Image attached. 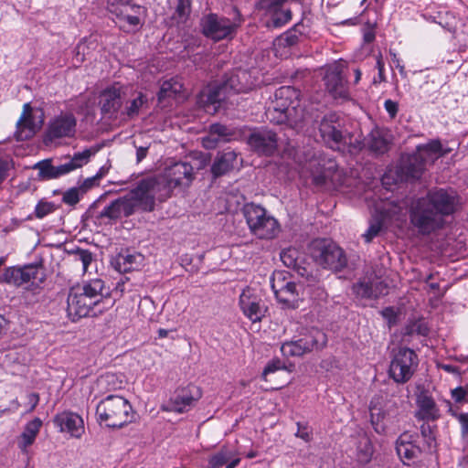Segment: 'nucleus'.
Segmentation results:
<instances>
[{
	"mask_svg": "<svg viewBox=\"0 0 468 468\" xmlns=\"http://www.w3.org/2000/svg\"><path fill=\"white\" fill-rule=\"evenodd\" d=\"M460 206V197L452 188L434 187L425 196L415 198L410 206V223L421 235L441 229L444 218L454 214Z\"/></svg>",
	"mask_w": 468,
	"mask_h": 468,
	"instance_id": "f257e3e1",
	"label": "nucleus"
},
{
	"mask_svg": "<svg viewBox=\"0 0 468 468\" xmlns=\"http://www.w3.org/2000/svg\"><path fill=\"white\" fill-rule=\"evenodd\" d=\"M112 305L110 290L101 279H92L73 286L67 299V313L72 321L96 315Z\"/></svg>",
	"mask_w": 468,
	"mask_h": 468,
	"instance_id": "f03ea898",
	"label": "nucleus"
},
{
	"mask_svg": "<svg viewBox=\"0 0 468 468\" xmlns=\"http://www.w3.org/2000/svg\"><path fill=\"white\" fill-rule=\"evenodd\" d=\"M159 185L158 179L154 177L141 180L136 187L105 207L100 212L99 218L118 219L122 217L128 218L139 211H153Z\"/></svg>",
	"mask_w": 468,
	"mask_h": 468,
	"instance_id": "7ed1b4c3",
	"label": "nucleus"
},
{
	"mask_svg": "<svg viewBox=\"0 0 468 468\" xmlns=\"http://www.w3.org/2000/svg\"><path fill=\"white\" fill-rule=\"evenodd\" d=\"M96 414L101 423L109 428H122L131 423L134 412L130 402L123 397L109 395L101 400L96 408Z\"/></svg>",
	"mask_w": 468,
	"mask_h": 468,
	"instance_id": "20e7f679",
	"label": "nucleus"
},
{
	"mask_svg": "<svg viewBox=\"0 0 468 468\" xmlns=\"http://www.w3.org/2000/svg\"><path fill=\"white\" fill-rule=\"evenodd\" d=\"M46 280V274L41 265L29 264L23 267H8L5 269L2 281L16 287H25L24 298L28 294L37 295L42 290V284Z\"/></svg>",
	"mask_w": 468,
	"mask_h": 468,
	"instance_id": "39448f33",
	"label": "nucleus"
},
{
	"mask_svg": "<svg viewBox=\"0 0 468 468\" xmlns=\"http://www.w3.org/2000/svg\"><path fill=\"white\" fill-rule=\"evenodd\" d=\"M246 223L252 235L261 239H272L281 230L278 220L261 206L248 203L242 208Z\"/></svg>",
	"mask_w": 468,
	"mask_h": 468,
	"instance_id": "423d86ee",
	"label": "nucleus"
},
{
	"mask_svg": "<svg viewBox=\"0 0 468 468\" xmlns=\"http://www.w3.org/2000/svg\"><path fill=\"white\" fill-rule=\"evenodd\" d=\"M233 14L232 18L220 16L217 14H208L203 16L200 26L204 36L215 41L231 37L243 22L241 15L236 7L233 8Z\"/></svg>",
	"mask_w": 468,
	"mask_h": 468,
	"instance_id": "0eeeda50",
	"label": "nucleus"
},
{
	"mask_svg": "<svg viewBox=\"0 0 468 468\" xmlns=\"http://www.w3.org/2000/svg\"><path fill=\"white\" fill-rule=\"evenodd\" d=\"M310 252L317 264L334 271H340L347 265L344 250L329 239L313 240L310 245Z\"/></svg>",
	"mask_w": 468,
	"mask_h": 468,
	"instance_id": "6e6552de",
	"label": "nucleus"
},
{
	"mask_svg": "<svg viewBox=\"0 0 468 468\" xmlns=\"http://www.w3.org/2000/svg\"><path fill=\"white\" fill-rule=\"evenodd\" d=\"M97 150L96 148H90L75 153L66 163L58 165H53L50 159H46L36 164L34 168L38 170V176L41 179L50 180L58 178L75 169L82 167Z\"/></svg>",
	"mask_w": 468,
	"mask_h": 468,
	"instance_id": "1a4fd4ad",
	"label": "nucleus"
},
{
	"mask_svg": "<svg viewBox=\"0 0 468 468\" xmlns=\"http://www.w3.org/2000/svg\"><path fill=\"white\" fill-rule=\"evenodd\" d=\"M419 364L417 354L409 347L392 351L388 374L399 384L408 382L414 375Z\"/></svg>",
	"mask_w": 468,
	"mask_h": 468,
	"instance_id": "9d476101",
	"label": "nucleus"
},
{
	"mask_svg": "<svg viewBox=\"0 0 468 468\" xmlns=\"http://www.w3.org/2000/svg\"><path fill=\"white\" fill-rule=\"evenodd\" d=\"M107 9L117 18L120 28L132 32L141 26L142 7L132 0H108Z\"/></svg>",
	"mask_w": 468,
	"mask_h": 468,
	"instance_id": "9b49d317",
	"label": "nucleus"
},
{
	"mask_svg": "<svg viewBox=\"0 0 468 468\" xmlns=\"http://www.w3.org/2000/svg\"><path fill=\"white\" fill-rule=\"evenodd\" d=\"M326 344V335L320 330L312 328L298 339L284 342L281 351L285 356H301L314 350L323 348Z\"/></svg>",
	"mask_w": 468,
	"mask_h": 468,
	"instance_id": "f8f14e48",
	"label": "nucleus"
},
{
	"mask_svg": "<svg viewBox=\"0 0 468 468\" xmlns=\"http://www.w3.org/2000/svg\"><path fill=\"white\" fill-rule=\"evenodd\" d=\"M319 133L324 144L331 148L351 144L350 133L343 128L335 113H329L322 118Z\"/></svg>",
	"mask_w": 468,
	"mask_h": 468,
	"instance_id": "ddd939ff",
	"label": "nucleus"
},
{
	"mask_svg": "<svg viewBox=\"0 0 468 468\" xmlns=\"http://www.w3.org/2000/svg\"><path fill=\"white\" fill-rule=\"evenodd\" d=\"M162 178L169 189L189 186L195 178V167L188 162H176L165 168Z\"/></svg>",
	"mask_w": 468,
	"mask_h": 468,
	"instance_id": "4468645a",
	"label": "nucleus"
},
{
	"mask_svg": "<svg viewBox=\"0 0 468 468\" xmlns=\"http://www.w3.org/2000/svg\"><path fill=\"white\" fill-rule=\"evenodd\" d=\"M247 144L257 154L271 156L278 149V136L271 130L258 129L248 136Z\"/></svg>",
	"mask_w": 468,
	"mask_h": 468,
	"instance_id": "2eb2a0df",
	"label": "nucleus"
},
{
	"mask_svg": "<svg viewBox=\"0 0 468 468\" xmlns=\"http://www.w3.org/2000/svg\"><path fill=\"white\" fill-rule=\"evenodd\" d=\"M257 74L256 69H237L226 75L223 83L229 92H248L258 85Z\"/></svg>",
	"mask_w": 468,
	"mask_h": 468,
	"instance_id": "dca6fc26",
	"label": "nucleus"
},
{
	"mask_svg": "<svg viewBox=\"0 0 468 468\" xmlns=\"http://www.w3.org/2000/svg\"><path fill=\"white\" fill-rule=\"evenodd\" d=\"M125 93L120 87H111L101 91L99 100L101 113L103 118L116 120L120 117Z\"/></svg>",
	"mask_w": 468,
	"mask_h": 468,
	"instance_id": "f3484780",
	"label": "nucleus"
},
{
	"mask_svg": "<svg viewBox=\"0 0 468 468\" xmlns=\"http://www.w3.org/2000/svg\"><path fill=\"white\" fill-rule=\"evenodd\" d=\"M326 90L335 99H347L349 97L347 81L343 75L341 63H334L325 69L324 77Z\"/></svg>",
	"mask_w": 468,
	"mask_h": 468,
	"instance_id": "a211bd4d",
	"label": "nucleus"
},
{
	"mask_svg": "<svg viewBox=\"0 0 468 468\" xmlns=\"http://www.w3.org/2000/svg\"><path fill=\"white\" fill-rule=\"evenodd\" d=\"M172 14L166 19L169 28L176 31H185L190 26L192 13V0H172Z\"/></svg>",
	"mask_w": 468,
	"mask_h": 468,
	"instance_id": "6ab92c4d",
	"label": "nucleus"
},
{
	"mask_svg": "<svg viewBox=\"0 0 468 468\" xmlns=\"http://www.w3.org/2000/svg\"><path fill=\"white\" fill-rule=\"evenodd\" d=\"M418 434L404 432L396 442V451L404 464L414 463L421 454V449L418 444Z\"/></svg>",
	"mask_w": 468,
	"mask_h": 468,
	"instance_id": "aec40b11",
	"label": "nucleus"
},
{
	"mask_svg": "<svg viewBox=\"0 0 468 468\" xmlns=\"http://www.w3.org/2000/svg\"><path fill=\"white\" fill-rule=\"evenodd\" d=\"M43 123L41 117L37 119L29 103L23 106V112L16 123V136L18 141H26L34 136Z\"/></svg>",
	"mask_w": 468,
	"mask_h": 468,
	"instance_id": "412c9836",
	"label": "nucleus"
},
{
	"mask_svg": "<svg viewBox=\"0 0 468 468\" xmlns=\"http://www.w3.org/2000/svg\"><path fill=\"white\" fill-rule=\"evenodd\" d=\"M229 91L224 83L210 84L205 87L198 95V103L210 113L217 112L222 101L227 99Z\"/></svg>",
	"mask_w": 468,
	"mask_h": 468,
	"instance_id": "4be33fe9",
	"label": "nucleus"
},
{
	"mask_svg": "<svg viewBox=\"0 0 468 468\" xmlns=\"http://www.w3.org/2000/svg\"><path fill=\"white\" fill-rule=\"evenodd\" d=\"M299 96L300 91L291 86H282L274 92L273 99L270 102L273 107L285 110L296 116L299 114Z\"/></svg>",
	"mask_w": 468,
	"mask_h": 468,
	"instance_id": "5701e85b",
	"label": "nucleus"
},
{
	"mask_svg": "<svg viewBox=\"0 0 468 468\" xmlns=\"http://www.w3.org/2000/svg\"><path fill=\"white\" fill-rule=\"evenodd\" d=\"M426 163L416 152L412 154L401 156L400 163L397 167V174L401 180L418 179L425 170Z\"/></svg>",
	"mask_w": 468,
	"mask_h": 468,
	"instance_id": "b1692460",
	"label": "nucleus"
},
{
	"mask_svg": "<svg viewBox=\"0 0 468 468\" xmlns=\"http://www.w3.org/2000/svg\"><path fill=\"white\" fill-rule=\"evenodd\" d=\"M239 306L242 313L252 323L261 321L265 314V307L261 299L250 288L243 290L239 296Z\"/></svg>",
	"mask_w": 468,
	"mask_h": 468,
	"instance_id": "393cba45",
	"label": "nucleus"
},
{
	"mask_svg": "<svg viewBox=\"0 0 468 468\" xmlns=\"http://www.w3.org/2000/svg\"><path fill=\"white\" fill-rule=\"evenodd\" d=\"M77 120L72 113H61L50 122L47 136L50 139L73 137L76 133Z\"/></svg>",
	"mask_w": 468,
	"mask_h": 468,
	"instance_id": "a878e982",
	"label": "nucleus"
},
{
	"mask_svg": "<svg viewBox=\"0 0 468 468\" xmlns=\"http://www.w3.org/2000/svg\"><path fill=\"white\" fill-rule=\"evenodd\" d=\"M199 398L200 393L196 386H188L178 389L170 399V410L179 413L187 411L194 406L195 402Z\"/></svg>",
	"mask_w": 468,
	"mask_h": 468,
	"instance_id": "bb28decb",
	"label": "nucleus"
},
{
	"mask_svg": "<svg viewBox=\"0 0 468 468\" xmlns=\"http://www.w3.org/2000/svg\"><path fill=\"white\" fill-rule=\"evenodd\" d=\"M271 288L280 303L288 306H293L294 303L297 301L298 292L296 283L285 281L284 278L282 279L281 273L273 277Z\"/></svg>",
	"mask_w": 468,
	"mask_h": 468,
	"instance_id": "cd10ccee",
	"label": "nucleus"
},
{
	"mask_svg": "<svg viewBox=\"0 0 468 468\" xmlns=\"http://www.w3.org/2000/svg\"><path fill=\"white\" fill-rule=\"evenodd\" d=\"M53 421L61 432L67 431L73 437L80 438L84 432L83 420L76 413L65 411L57 414Z\"/></svg>",
	"mask_w": 468,
	"mask_h": 468,
	"instance_id": "c85d7f7f",
	"label": "nucleus"
},
{
	"mask_svg": "<svg viewBox=\"0 0 468 468\" xmlns=\"http://www.w3.org/2000/svg\"><path fill=\"white\" fill-rule=\"evenodd\" d=\"M237 161L238 154L235 151L227 149L218 152L210 168L213 177L218 178L232 171L236 166Z\"/></svg>",
	"mask_w": 468,
	"mask_h": 468,
	"instance_id": "c756f323",
	"label": "nucleus"
},
{
	"mask_svg": "<svg viewBox=\"0 0 468 468\" xmlns=\"http://www.w3.org/2000/svg\"><path fill=\"white\" fill-rule=\"evenodd\" d=\"M354 291L363 298H378L388 292V286L378 279H364L354 285Z\"/></svg>",
	"mask_w": 468,
	"mask_h": 468,
	"instance_id": "7c9ffc66",
	"label": "nucleus"
},
{
	"mask_svg": "<svg viewBox=\"0 0 468 468\" xmlns=\"http://www.w3.org/2000/svg\"><path fill=\"white\" fill-rule=\"evenodd\" d=\"M378 399L375 398L370 403V419L372 426L375 431L378 434H384L386 432L387 426L384 420L389 416L391 410L388 405V409H382L378 407Z\"/></svg>",
	"mask_w": 468,
	"mask_h": 468,
	"instance_id": "2f4dec72",
	"label": "nucleus"
},
{
	"mask_svg": "<svg viewBox=\"0 0 468 468\" xmlns=\"http://www.w3.org/2000/svg\"><path fill=\"white\" fill-rule=\"evenodd\" d=\"M313 183L318 187H336L341 184L339 171L330 166L313 176Z\"/></svg>",
	"mask_w": 468,
	"mask_h": 468,
	"instance_id": "473e14b6",
	"label": "nucleus"
},
{
	"mask_svg": "<svg viewBox=\"0 0 468 468\" xmlns=\"http://www.w3.org/2000/svg\"><path fill=\"white\" fill-rule=\"evenodd\" d=\"M267 119L275 124L289 123L291 126L297 124L302 116H296L285 110L269 105L266 111Z\"/></svg>",
	"mask_w": 468,
	"mask_h": 468,
	"instance_id": "72a5a7b5",
	"label": "nucleus"
},
{
	"mask_svg": "<svg viewBox=\"0 0 468 468\" xmlns=\"http://www.w3.org/2000/svg\"><path fill=\"white\" fill-rule=\"evenodd\" d=\"M142 260L143 257L141 254L120 253L115 260L114 267L119 272H129L136 269Z\"/></svg>",
	"mask_w": 468,
	"mask_h": 468,
	"instance_id": "f704fd0d",
	"label": "nucleus"
},
{
	"mask_svg": "<svg viewBox=\"0 0 468 468\" xmlns=\"http://www.w3.org/2000/svg\"><path fill=\"white\" fill-rule=\"evenodd\" d=\"M147 98L144 94L139 93L134 99L128 101L126 106L120 112L121 120H133L139 115L140 110L147 105Z\"/></svg>",
	"mask_w": 468,
	"mask_h": 468,
	"instance_id": "c9c22d12",
	"label": "nucleus"
},
{
	"mask_svg": "<svg viewBox=\"0 0 468 468\" xmlns=\"http://www.w3.org/2000/svg\"><path fill=\"white\" fill-rule=\"evenodd\" d=\"M417 403L420 408L419 415H420L422 419L434 420L439 417L436 404L431 396L421 393L418 397Z\"/></svg>",
	"mask_w": 468,
	"mask_h": 468,
	"instance_id": "e433bc0d",
	"label": "nucleus"
},
{
	"mask_svg": "<svg viewBox=\"0 0 468 468\" xmlns=\"http://www.w3.org/2000/svg\"><path fill=\"white\" fill-rule=\"evenodd\" d=\"M41 426L42 420L39 418H35L26 425L24 431L21 434V441L19 442V447L23 451L34 443Z\"/></svg>",
	"mask_w": 468,
	"mask_h": 468,
	"instance_id": "4c0bfd02",
	"label": "nucleus"
},
{
	"mask_svg": "<svg viewBox=\"0 0 468 468\" xmlns=\"http://www.w3.org/2000/svg\"><path fill=\"white\" fill-rule=\"evenodd\" d=\"M416 152L421 156L426 164H432L443 154L441 144L439 141H431L427 144L419 145Z\"/></svg>",
	"mask_w": 468,
	"mask_h": 468,
	"instance_id": "58836bf2",
	"label": "nucleus"
},
{
	"mask_svg": "<svg viewBox=\"0 0 468 468\" xmlns=\"http://www.w3.org/2000/svg\"><path fill=\"white\" fill-rule=\"evenodd\" d=\"M367 144L371 151L383 154L388 150V143L380 130L374 129L367 138Z\"/></svg>",
	"mask_w": 468,
	"mask_h": 468,
	"instance_id": "ea45409f",
	"label": "nucleus"
},
{
	"mask_svg": "<svg viewBox=\"0 0 468 468\" xmlns=\"http://www.w3.org/2000/svg\"><path fill=\"white\" fill-rule=\"evenodd\" d=\"M97 48V41L91 38H84L74 49L73 61L75 64H81L90 53Z\"/></svg>",
	"mask_w": 468,
	"mask_h": 468,
	"instance_id": "a19ab883",
	"label": "nucleus"
},
{
	"mask_svg": "<svg viewBox=\"0 0 468 468\" xmlns=\"http://www.w3.org/2000/svg\"><path fill=\"white\" fill-rule=\"evenodd\" d=\"M182 89L183 85L176 80H165L161 85L160 90L157 93L158 101L161 102L167 98L175 97L182 91Z\"/></svg>",
	"mask_w": 468,
	"mask_h": 468,
	"instance_id": "79ce46f5",
	"label": "nucleus"
},
{
	"mask_svg": "<svg viewBox=\"0 0 468 468\" xmlns=\"http://www.w3.org/2000/svg\"><path fill=\"white\" fill-rule=\"evenodd\" d=\"M209 133L219 137L222 143L230 142L236 133L234 129L221 123L211 124Z\"/></svg>",
	"mask_w": 468,
	"mask_h": 468,
	"instance_id": "37998d69",
	"label": "nucleus"
},
{
	"mask_svg": "<svg viewBox=\"0 0 468 468\" xmlns=\"http://www.w3.org/2000/svg\"><path fill=\"white\" fill-rule=\"evenodd\" d=\"M231 452L227 449H222L216 454L210 457L208 461V468H220L225 465L231 459Z\"/></svg>",
	"mask_w": 468,
	"mask_h": 468,
	"instance_id": "c03bdc74",
	"label": "nucleus"
},
{
	"mask_svg": "<svg viewBox=\"0 0 468 468\" xmlns=\"http://www.w3.org/2000/svg\"><path fill=\"white\" fill-rule=\"evenodd\" d=\"M271 22L274 27H280L289 22L292 18V12L290 9L277 10L276 12H271Z\"/></svg>",
	"mask_w": 468,
	"mask_h": 468,
	"instance_id": "a18cd8bd",
	"label": "nucleus"
},
{
	"mask_svg": "<svg viewBox=\"0 0 468 468\" xmlns=\"http://www.w3.org/2000/svg\"><path fill=\"white\" fill-rule=\"evenodd\" d=\"M298 254L296 249L289 248L281 252V260L285 266L293 269L298 265Z\"/></svg>",
	"mask_w": 468,
	"mask_h": 468,
	"instance_id": "49530a36",
	"label": "nucleus"
},
{
	"mask_svg": "<svg viewBox=\"0 0 468 468\" xmlns=\"http://www.w3.org/2000/svg\"><path fill=\"white\" fill-rule=\"evenodd\" d=\"M373 454L372 444L367 438H364L359 442L358 458L360 462L367 463L370 461Z\"/></svg>",
	"mask_w": 468,
	"mask_h": 468,
	"instance_id": "de8ad7c7",
	"label": "nucleus"
},
{
	"mask_svg": "<svg viewBox=\"0 0 468 468\" xmlns=\"http://www.w3.org/2000/svg\"><path fill=\"white\" fill-rule=\"evenodd\" d=\"M75 261L82 264L83 271H87L89 265L92 261V253L88 250L77 249L73 251Z\"/></svg>",
	"mask_w": 468,
	"mask_h": 468,
	"instance_id": "09e8293b",
	"label": "nucleus"
},
{
	"mask_svg": "<svg viewBox=\"0 0 468 468\" xmlns=\"http://www.w3.org/2000/svg\"><path fill=\"white\" fill-rule=\"evenodd\" d=\"M381 229L382 221L380 218H375L371 221L367 230L363 235L366 242H370L376 236H378Z\"/></svg>",
	"mask_w": 468,
	"mask_h": 468,
	"instance_id": "8fccbe9b",
	"label": "nucleus"
},
{
	"mask_svg": "<svg viewBox=\"0 0 468 468\" xmlns=\"http://www.w3.org/2000/svg\"><path fill=\"white\" fill-rule=\"evenodd\" d=\"M80 190L78 187H71L68 189L62 197V201L69 206H74L80 201Z\"/></svg>",
	"mask_w": 468,
	"mask_h": 468,
	"instance_id": "3c124183",
	"label": "nucleus"
},
{
	"mask_svg": "<svg viewBox=\"0 0 468 468\" xmlns=\"http://www.w3.org/2000/svg\"><path fill=\"white\" fill-rule=\"evenodd\" d=\"M55 209V207L50 202L40 201L36 207L35 215L37 218H42L48 215Z\"/></svg>",
	"mask_w": 468,
	"mask_h": 468,
	"instance_id": "603ef678",
	"label": "nucleus"
},
{
	"mask_svg": "<svg viewBox=\"0 0 468 468\" xmlns=\"http://www.w3.org/2000/svg\"><path fill=\"white\" fill-rule=\"evenodd\" d=\"M288 0H261L262 7L268 12L280 10Z\"/></svg>",
	"mask_w": 468,
	"mask_h": 468,
	"instance_id": "864d4df0",
	"label": "nucleus"
},
{
	"mask_svg": "<svg viewBox=\"0 0 468 468\" xmlns=\"http://www.w3.org/2000/svg\"><path fill=\"white\" fill-rule=\"evenodd\" d=\"M297 431L295 436L301 438L304 441L308 442L312 439V433L310 428L307 424H302L301 422H297Z\"/></svg>",
	"mask_w": 468,
	"mask_h": 468,
	"instance_id": "5fc2aeb1",
	"label": "nucleus"
},
{
	"mask_svg": "<svg viewBox=\"0 0 468 468\" xmlns=\"http://www.w3.org/2000/svg\"><path fill=\"white\" fill-rule=\"evenodd\" d=\"M284 367H285V366L281 360H279V359L272 360L265 367V368L262 372V377L264 379H267L266 378L269 374L274 373L275 371H277L279 369H282Z\"/></svg>",
	"mask_w": 468,
	"mask_h": 468,
	"instance_id": "6e6d98bb",
	"label": "nucleus"
},
{
	"mask_svg": "<svg viewBox=\"0 0 468 468\" xmlns=\"http://www.w3.org/2000/svg\"><path fill=\"white\" fill-rule=\"evenodd\" d=\"M280 41L283 46L292 47L298 43L299 37L295 32L288 31L280 37Z\"/></svg>",
	"mask_w": 468,
	"mask_h": 468,
	"instance_id": "4d7b16f0",
	"label": "nucleus"
},
{
	"mask_svg": "<svg viewBox=\"0 0 468 468\" xmlns=\"http://www.w3.org/2000/svg\"><path fill=\"white\" fill-rule=\"evenodd\" d=\"M420 433L423 439L425 440V442L427 443L428 447L431 448L432 442L434 441V436L431 427L429 424H422L420 426Z\"/></svg>",
	"mask_w": 468,
	"mask_h": 468,
	"instance_id": "13d9d810",
	"label": "nucleus"
},
{
	"mask_svg": "<svg viewBox=\"0 0 468 468\" xmlns=\"http://www.w3.org/2000/svg\"><path fill=\"white\" fill-rule=\"evenodd\" d=\"M219 143H222L219 137H218L216 134H211L209 132L208 135L202 139L203 146L206 149H214Z\"/></svg>",
	"mask_w": 468,
	"mask_h": 468,
	"instance_id": "bf43d9fd",
	"label": "nucleus"
},
{
	"mask_svg": "<svg viewBox=\"0 0 468 468\" xmlns=\"http://www.w3.org/2000/svg\"><path fill=\"white\" fill-rule=\"evenodd\" d=\"M99 185V181L95 178V176L88 177L86 178L78 188L80 190V194L84 195L87 193L90 189L93 188L94 186Z\"/></svg>",
	"mask_w": 468,
	"mask_h": 468,
	"instance_id": "052dcab7",
	"label": "nucleus"
},
{
	"mask_svg": "<svg viewBox=\"0 0 468 468\" xmlns=\"http://www.w3.org/2000/svg\"><path fill=\"white\" fill-rule=\"evenodd\" d=\"M13 167V162L9 159H0V185L7 176L8 171Z\"/></svg>",
	"mask_w": 468,
	"mask_h": 468,
	"instance_id": "680f3d73",
	"label": "nucleus"
},
{
	"mask_svg": "<svg viewBox=\"0 0 468 468\" xmlns=\"http://www.w3.org/2000/svg\"><path fill=\"white\" fill-rule=\"evenodd\" d=\"M457 420L461 424L463 438L468 441V412L459 414Z\"/></svg>",
	"mask_w": 468,
	"mask_h": 468,
	"instance_id": "e2e57ef3",
	"label": "nucleus"
},
{
	"mask_svg": "<svg viewBox=\"0 0 468 468\" xmlns=\"http://www.w3.org/2000/svg\"><path fill=\"white\" fill-rule=\"evenodd\" d=\"M466 389L463 387H458L452 390V399L457 402H463L466 399Z\"/></svg>",
	"mask_w": 468,
	"mask_h": 468,
	"instance_id": "0e129e2a",
	"label": "nucleus"
},
{
	"mask_svg": "<svg viewBox=\"0 0 468 468\" xmlns=\"http://www.w3.org/2000/svg\"><path fill=\"white\" fill-rule=\"evenodd\" d=\"M384 107L391 118H394L397 115L399 110L398 102L392 100H386Z\"/></svg>",
	"mask_w": 468,
	"mask_h": 468,
	"instance_id": "69168bd1",
	"label": "nucleus"
},
{
	"mask_svg": "<svg viewBox=\"0 0 468 468\" xmlns=\"http://www.w3.org/2000/svg\"><path fill=\"white\" fill-rule=\"evenodd\" d=\"M117 382V377L113 374H106L104 376H101L99 379V385L101 386H110V385H115Z\"/></svg>",
	"mask_w": 468,
	"mask_h": 468,
	"instance_id": "338daca9",
	"label": "nucleus"
},
{
	"mask_svg": "<svg viewBox=\"0 0 468 468\" xmlns=\"http://www.w3.org/2000/svg\"><path fill=\"white\" fill-rule=\"evenodd\" d=\"M149 146H138L136 147V161L137 163L142 162L147 155Z\"/></svg>",
	"mask_w": 468,
	"mask_h": 468,
	"instance_id": "774afa93",
	"label": "nucleus"
}]
</instances>
